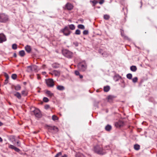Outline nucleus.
Masks as SVG:
<instances>
[{"label": "nucleus", "instance_id": "5701e85b", "mask_svg": "<svg viewBox=\"0 0 157 157\" xmlns=\"http://www.w3.org/2000/svg\"><path fill=\"white\" fill-rule=\"evenodd\" d=\"M57 89L59 90H63L65 89V88L63 86L58 85L57 87Z\"/></svg>", "mask_w": 157, "mask_h": 157}, {"label": "nucleus", "instance_id": "e433bc0d", "mask_svg": "<svg viewBox=\"0 0 157 157\" xmlns=\"http://www.w3.org/2000/svg\"><path fill=\"white\" fill-rule=\"evenodd\" d=\"M33 71H35L37 69V67L36 65H33L32 66Z\"/></svg>", "mask_w": 157, "mask_h": 157}, {"label": "nucleus", "instance_id": "4d7b16f0", "mask_svg": "<svg viewBox=\"0 0 157 157\" xmlns=\"http://www.w3.org/2000/svg\"><path fill=\"white\" fill-rule=\"evenodd\" d=\"M2 139L0 137V142H2Z\"/></svg>", "mask_w": 157, "mask_h": 157}, {"label": "nucleus", "instance_id": "473e14b6", "mask_svg": "<svg viewBox=\"0 0 157 157\" xmlns=\"http://www.w3.org/2000/svg\"><path fill=\"white\" fill-rule=\"evenodd\" d=\"M126 77L128 79H131L132 78V75L130 73L126 75Z\"/></svg>", "mask_w": 157, "mask_h": 157}, {"label": "nucleus", "instance_id": "1a4fd4ad", "mask_svg": "<svg viewBox=\"0 0 157 157\" xmlns=\"http://www.w3.org/2000/svg\"><path fill=\"white\" fill-rule=\"evenodd\" d=\"M65 7L68 10H71L73 9V6L71 3H68L65 5Z\"/></svg>", "mask_w": 157, "mask_h": 157}, {"label": "nucleus", "instance_id": "f03ea898", "mask_svg": "<svg viewBox=\"0 0 157 157\" xmlns=\"http://www.w3.org/2000/svg\"><path fill=\"white\" fill-rule=\"evenodd\" d=\"M78 67L80 71H84L86 70L87 66L85 62L83 61L78 64Z\"/></svg>", "mask_w": 157, "mask_h": 157}, {"label": "nucleus", "instance_id": "20e7f679", "mask_svg": "<svg viewBox=\"0 0 157 157\" xmlns=\"http://www.w3.org/2000/svg\"><path fill=\"white\" fill-rule=\"evenodd\" d=\"M60 32L63 33L66 36H68L71 34V32L67 26H65L64 29H62Z\"/></svg>", "mask_w": 157, "mask_h": 157}, {"label": "nucleus", "instance_id": "13d9d810", "mask_svg": "<svg viewBox=\"0 0 157 157\" xmlns=\"http://www.w3.org/2000/svg\"><path fill=\"white\" fill-rule=\"evenodd\" d=\"M3 125V123L0 121V126H1Z\"/></svg>", "mask_w": 157, "mask_h": 157}, {"label": "nucleus", "instance_id": "bf43d9fd", "mask_svg": "<svg viewBox=\"0 0 157 157\" xmlns=\"http://www.w3.org/2000/svg\"><path fill=\"white\" fill-rule=\"evenodd\" d=\"M53 67H55V68H56V67H55V66H53Z\"/></svg>", "mask_w": 157, "mask_h": 157}, {"label": "nucleus", "instance_id": "2f4dec72", "mask_svg": "<svg viewBox=\"0 0 157 157\" xmlns=\"http://www.w3.org/2000/svg\"><path fill=\"white\" fill-rule=\"evenodd\" d=\"M76 157H85V156L82 154L78 153L76 155Z\"/></svg>", "mask_w": 157, "mask_h": 157}, {"label": "nucleus", "instance_id": "bb28decb", "mask_svg": "<svg viewBox=\"0 0 157 157\" xmlns=\"http://www.w3.org/2000/svg\"><path fill=\"white\" fill-rule=\"evenodd\" d=\"M19 54L20 56L21 57L24 56L25 54V52L24 50H21L19 52Z\"/></svg>", "mask_w": 157, "mask_h": 157}, {"label": "nucleus", "instance_id": "09e8293b", "mask_svg": "<svg viewBox=\"0 0 157 157\" xmlns=\"http://www.w3.org/2000/svg\"><path fill=\"white\" fill-rule=\"evenodd\" d=\"M73 44L76 47H77L78 46V43L77 42H74Z\"/></svg>", "mask_w": 157, "mask_h": 157}, {"label": "nucleus", "instance_id": "0eeeda50", "mask_svg": "<svg viewBox=\"0 0 157 157\" xmlns=\"http://www.w3.org/2000/svg\"><path fill=\"white\" fill-rule=\"evenodd\" d=\"M33 112L34 115L36 117H41V113L40 110L39 109H35V110L33 111Z\"/></svg>", "mask_w": 157, "mask_h": 157}, {"label": "nucleus", "instance_id": "f704fd0d", "mask_svg": "<svg viewBox=\"0 0 157 157\" xmlns=\"http://www.w3.org/2000/svg\"><path fill=\"white\" fill-rule=\"evenodd\" d=\"M109 16L107 14H105L104 16V18L106 20H108L109 19Z\"/></svg>", "mask_w": 157, "mask_h": 157}, {"label": "nucleus", "instance_id": "ddd939ff", "mask_svg": "<svg viewBox=\"0 0 157 157\" xmlns=\"http://www.w3.org/2000/svg\"><path fill=\"white\" fill-rule=\"evenodd\" d=\"M25 49L28 53H30L31 51L32 48L30 46L27 45L25 47Z\"/></svg>", "mask_w": 157, "mask_h": 157}, {"label": "nucleus", "instance_id": "a18cd8bd", "mask_svg": "<svg viewBox=\"0 0 157 157\" xmlns=\"http://www.w3.org/2000/svg\"><path fill=\"white\" fill-rule=\"evenodd\" d=\"M4 76L6 78V79H8L9 78V76L8 75L6 72L4 73Z\"/></svg>", "mask_w": 157, "mask_h": 157}, {"label": "nucleus", "instance_id": "58836bf2", "mask_svg": "<svg viewBox=\"0 0 157 157\" xmlns=\"http://www.w3.org/2000/svg\"><path fill=\"white\" fill-rule=\"evenodd\" d=\"M137 80H138V78L137 77H134L132 79V82L134 83L136 82H137Z\"/></svg>", "mask_w": 157, "mask_h": 157}, {"label": "nucleus", "instance_id": "9b49d317", "mask_svg": "<svg viewBox=\"0 0 157 157\" xmlns=\"http://www.w3.org/2000/svg\"><path fill=\"white\" fill-rule=\"evenodd\" d=\"M9 147L10 149H14L17 152H19L20 151V149L12 145H9Z\"/></svg>", "mask_w": 157, "mask_h": 157}, {"label": "nucleus", "instance_id": "79ce46f5", "mask_svg": "<svg viewBox=\"0 0 157 157\" xmlns=\"http://www.w3.org/2000/svg\"><path fill=\"white\" fill-rule=\"evenodd\" d=\"M52 119L54 121L57 120L58 119V117L55 115H53L52 116Z\"/></svg>", "mask_w": 157, "mask_h": 157}, {"label": "nucleus", "instance_id": "39448f33", "mask_svg": "<svg viewBox=\"0 0 157 157\" xmlns=\"http://www.w3.org/2000/svg\"><path fill=\"white\" fill-rule=\"evenodd\" d=\"M8 16L5 14H0V22H6L8 21Z\"/></svg>", "mask_w": 157, "mask_h": 157}, {"label": "nucleus", "instance_id": "72a5a7b5", "mask_svg": "<svg viewBox=\"0 0 157 157\" xmlns=\"http://www.w3.org/2000/svg\"><path fill=\"white\" fill-rule=\"evenodd\" d=\"M78 27L80 29H85V26L83 25H78Z\"/></svg>", "mask_w": 157, "mask_h": 157}, {"label": "nucleus", "instance_id": "cd10ccee", "mask_svg": "<svg viewBox=\"0 0 157 157\" xmlns=\"http://www.w3.org/2000/svg\"><path fill=\"white\" fill-rule=\"evenodd\" d=\"M110 88L109 86H104V90L105 92H107L110 90Z\"/></svg>", "mask_w": 157, "mask_h": 157}, {"label": "nucleus", "instance_id": "49530a36", "mask_svg": "<svg viewBox=\"0 0 157 157\" xmlns=\"http://www.w3.org/2000/svg\"><path fill=\"white\" fill-rule=\"evenodd\" d=\"M83 34L84 35H86L88 34V31L87 30H85L83 31Z\"/></svg>", "mask_w": 157, "mask_h": 157}, {"label": "nucleus", "instance_id": "8fccbe9b", "mask_svg": "<svg viewBox=\"0 0 157 157\" xmlns=\"http://www.w3.org/2000/svg\"><path fill=\"white\" fill-rule=\"evenodd\" d=\"M17 146L19 147L20 146L21 144L19 142V141H17Z\"/></svg>", "mask_w": 157, "mask_h": 157}, {"label": "nucleus", "instance_id": "7c9ffc66", "mask_svg": "<svg viewBox=\"0 0 157 157\" xmlns=\"http://www.w3.org/2000/svg\"><path fill=\"white\" fill-rule=\"evenodd\" d=\"M69 28L72 30H73L75 29V26L73 24H71L69 25Z\"/></svg>", "mask_w": 157, "mask_h": 157}, {"label": "nucleus", "instance_id": "7ed1b4c3", "mask_svg": "<svg viewBox=\"0 0 157 157\" xmlns=\"http://www.w3.org/2000/svg\"><path fill=\"white\" fill-rule=\"evenodd\" d=\"M62 53L65 56L68 58H71L73 56V53L67 50H63Z\"/></svg>", "mask_w": 157, "mask_h": 157}, {"label": "nucleus", "instance_id": "4c0bfd02", "mask_svg": "<svg viewBox=\"0 0 157 157\" xmlns=\"http://www.w3.org/2000/svg\"><path fill=\"white\" fill-rule=\"evenodd\" d=\"M12 48L14 50H16L17 49V45L15 44H13L12 45Z\"/></svg>", "mask_w": 157, "mask_h": 157}, {"label": "nucleus", "instance_id": "aec40b11", "mask_svg": "<svg viewBox=\"0 0 157 157\" xmlns=\"http://www.w3.org/2000/svg\"><path fill=\"white\" fill-rule=\"evenodd\" d=\"M121 35L122 37H123L124 39L126 40H129L130 39L128 37V36H126L124 33H121Z\"/></svg>", "mask_w": 157, "mask_h": 157}, {"label": "nucleus", "instance_id": "c85d7f7f", "mask_svg": "<svg viewBox=\"0 0 157 157\" xmlns=\"http://www.w3.org/2000/svg\"><path fill=\"white\" fill-rule=\"evenodd\" d=\"M46 93L48 95L49 97H52L53 95V93H52L49 90H47L46 92Z\"/></svg>", "mask_w": 157, "mask_h": 157}, {"label": "nucleus", "instance_id": "c756f323", "mask_svg": "<svg viewBox=\"0 0 157 157\" xmlns=\"http://www.w3.org/2000/svg\"><path fill=\"white\" fill-rule=\"evenodd\" d=\"M134 148L136 150H138L140 149V146L139 145L136 144L134 146Z\"/></svg>", "mask_w": 157, "mask_h": 157}, {"label": "nucleus", "instance_id": "a878e982", "mask_svg": "<svg viewBox=\"0 0 157 157\" xmlns=\"http://www.w3.org/2000/svg\"><path fill=\"white\" fill-rule=\"evenodd\" d=\"M130 70L132 71L135 72L137 70V68L136 66H132L130 67Z\"/></svg>", "mask_w": 157, "mask_h": 157}, {"label": "nucleus", "instance_id": "a211bd4d", "mask_svg": "<svg viewBox=\"0 0 157 157\" xmlns=\"http://www.w3.org/2000/svg\"><path fill=\"white\" fill-rule=\"evenodd\" d=\"M115 98V97L114 96L110 95L108 96L107 99L109 101L111 102Z\"/></svg>", "mask_w": 157, "mask_h": 157}, {"label": "nucleus", "instance_id": "864d4df0", "mask_svg": "<svg viewBox=\"0 0 157 157\" xmlns=\"http://www.w3.org/2000/svg\"><path fill=\"white\" fill-rule=\"evenodd\" d=\"M104 2V0H101V1L99 2V3L100 4H102Z\"/></svg>", "mask_w": 157, "mask_h": 157}, {"label": "nucleus", "instance_id": "c9c22d12", "mask_svg": "<svg viewBox=\"0 0 157 157\" xmlns=\"http://www.w3.org/2000/svg\"><path fill=\"white\" fill-rule=\"evenodd\" d=\"M12 78L13 79H15L17 78V75L16 74H13L11 76Z\"/></svg>", "mask_w": 157, "mask_h": 157}, {"label": "nucleus", "instance_id": "6e6552de", "mask_svg": "<svg viewBox=\"0 0 157 157\" xmlns=\"http://www.w3.org/2000/svg\"><path fill=\"white\" fill-rule=\"evenodd\" d=\"M6 40V38L5 35L3 33L0 34V43H2Z\"/></svg>", "mask_w": 157, "mask_h": 157}, {"label": "nucleus", "instance_id": "412c9836", "mask_svg": "<svg viewBox=\"0 0 157 157\" xmlns=\"http://www.w3.org/2000/svg\"><path fill=\"white\" fill-rule=\"evenodd\" d=\"M121 35L122 37H123L124 39L126 40H129L130 39L128 37V36H126L124 33H121Z\"/></svg>", "mask_w": 157, "mask_h": 157}, {"label": "nucleus", "instance_id": "2eb2a0df", "mask_svg": "<svg viewBox=\"0 0 157 157\" xmlns=\"http://www.w3.org/2000/svg\"><path fill=\"white\" fill-rule=\"evenodd\" d=\"M14 95L19 99H21V94L18 92H16L14 94Z\"/></svg>", "mask_w": 157, "mask_h": 157}, {"label": "nucleus", "instance_id": "a19ab883", "mask_svg": "<svg viewBox=\"0 0 157 157\" xmlns=\"http://www.w3.org/2000/svg\"><path fill=\"white\" fill-rule=\"evenodd\" d=\"M28 68V71L29 72H30L31 71H32V66H29L27 67Z\"/></svg>", "mask_w": 157, "mask_h": 157}, {"label": "nucleus", "instance_id": "de8ad7c7", "mask_svg": "<svg viewBox=\"0 0 157 157\" xmlns=\"http://www.w3.org/2000/svg\"><path fill=\"white\" fill-rule=\"evenodd\" d=\"M75 73L76 75H78L80 74L79 72L77 71H75Z\"/></svg>", "mask_w": 157, "mask_h": 157}, {"label": "nucleus", "instance_id": "5fc2aeb1", "mask_svg": "<svg viewBox=\"0 0 157 157\" xmlns=\"http://www.w3.org/2000/svg\"><path fill=\"white\" fill-rule=\"evenodd\" d=\"M13 56L14 57H17V54L16 53H14Z\"/></svg>", "mask_w": 157, "mask_h": 157}, {"label": "nucleus", "instance_id": "6e6d98bb", "mask_svg": "<svg viewBox=\"0 0 157 157\" xmlns=\"http://www.w3.org/2000/svg\"><path fill=\"white\" fill-rule=\"evenodd\" d=\"M78 75L79 76V78H83V76L82 75L79 74Z\"/></svg>", "mask_w": 157, "mask_h": 157}, {"label": "nucleus", "instance_id": "37998d69", "mask_svg": "<svg viewBox=\"0 0 157 157\" xmlns=\"http://www.w3.org/2000/svg\"><path fill=\"white\" fill-rule=\"evenodd\" d=\"M43 101L45 102H47L49 101L47 97H44L43 99Z\"/></svg>", "mask_w": 157, "mask_h": 157}, {"label": "nucleus", "instance_id": "6ab92c4d", "mask_svg": "<svg viewBox=\"0 0 157 157\" xmlns=\"http://www.w3.org/2000/svg\"><path fill=\"white\" fill-rule=\"evenodd\" d=\"M121 35L122 37H123L124 39L126 40H129L130 39L128 37V36H126L124 33H121Z\"/></svg>", "mask_w": 157, "mask_h": 157}, {"label": "nucleus", "instance_id": "ea45409f", "mask_svg": "<svg viewBox=\"0 0 157 157\" xmlns=\"http://www.w3.org/2000/svg\"><path fill=\"white\" fill-rule=\"evenodd\" d=\"M90 2H92L93 3V6H94L98 2L97 1L94 0L93 1H90Z\"/></svg>", "mask_w": 157, "mask_h": 157}, {"label": "nucleus", "instance_id": "9d476101", "mask_svg": "<svg viewBox=\"0 0 157 157\" xmlns=\"http://www.w3.org/2000/svg\"><path fill=\"white\" fill-rule=\"evenodd\" d=\"M48 129L49 131H51L53 130L55 132H57L58 131V128L56 127L55 126L52 127L49 126H48Z\"/></svg>", "mask_w": 157, "mask_h": 157}, {"label": "nucleus", "instance_id": "4468645a", "mask_svg": "<svg viewBox=\"0 0 157 157\" xmlns=\"http://www.w3.org/2000/svg\"><path fill=\"white\" fill-rule=\"evenodd\" d=\"M124 124V122L122 121H120L118 122H117L115 123V126L117 127H120L123 126Z\"/></svg>", "mask_w": 157, "mask_h": 157}, {"label": "nucleus", "instance_id": "603ef678", "mask_svg": "<svg viewBox=\"0 0 157 157\" xmlns=\"http://www.w3.org/2000/svg\"><path fill=\"white\" fill-rule=\"evenodd\" d=\"M8 82V79H6L4 82V84H6Z\"/></svg>", "mask_w": 157, "mask_h": 157}, {"label": "nucleus", "instance_id": "f3484780", "mask_svg": "<svg viewBox=\"0 0 157 157\" xmlns=\"http://www.w3.org/2000/svg\"><path fill=\"white\" fill-rule=\"evenodd\" d=\"M62 155V153L61 152H59L56 154V155L55 156V157H59V156H61ZM61 157H67V155L66 154H64Z\"/></svg>", "mask_w": 157, "mask_h": 157}, {"label": "nucleus", "instance_id": "423d86ee", "mask_svg": "<svg viewBox=\"0 0 157 157\" xmlns=\"http://www.w3.org/2000/svg\"><path fill=\"white\" fill-rule=\"evenodd\" d=\"M47 86L49 87H52L54 85V82L52 79H48L46 80Z\"/></svg>", "mask_w": 157, "mask_h": 157}, {"label": "nucleus", "instance_id": "f257e3e1", "mask_svg": "<svg viewBox=\"0 0 157 157\" xmlns=\"http://www.w3.org/2000/svg\"><path fill=\"white\" fill-rule=\"evenodd\" d=\"M94 151L98 154L103 155L104 154L102 145H97L94 146Z\"/></svg>", "mask_w": 157, "mask_h": 157}, {"label": "nucleus", "instance_id": "b1692460", "mask_svg": "<svg viewBox=\"0 0 157 157\" xmlns=\"http://www.w3.org/2000/svg\"><path fill=\"white\" fill-rule=\"evenodd\" d=\"M21 94L23 96H26L27 95L28 93L27 91L23 90L21 91Z\"/></svg>", "mask_w": 157, "mask_h": 157}, {"label": "nucleus", "instance_id": "c03bdc74", "mask_svg": "<svg viewBox=\"0 0 157 157\" xmlns=\"http://www.w3.org/2000/svg\"><path fill=\"white\" fill-rule=\"evenodd\" d=\"M81 33V32L79 29H77L75 31V34L76 35H80Z\"/></svg>", "mask_w": 157, "mask_h": 157}, {"label": "nucleus", "instance_id": "393cba45", "mask_svg": "<svg viewBox=\"0 0 157 157\" xmlns=\"http://www.w3.org/2000/svg\"><path fill=\"white\" fill-rule=\"evenodd\" d=\"M14 87L15 90L17 91L20 90L21 88V86L19 85L14 86Z\"/></svg>", "mask_w": 157, "mask_h": 157}, {"label": "nucleus", "instance_id": "052dcab7", "mask_svg": "<svg viewBox=\"0 0 157 157\" xmlns=\"http://www.w3.org/2000/svg\"><path fill=\"white\" fill-rule=\"evenodd\" d=\"M34 133H36V132H34Z\"/></svg>", "mask_w": 157, "mask_h": 157}, {"label": "nucleus", "instance_id": "3c124183", "mask_svg": "<svg viewBox=\"0 0 157 157\" xmlns=\"http://www.w3.org/2000/svg\"><path fill=\"white\" fill-rule=\"evenodd\" d=\"M49 108V105H46L45 106V108L46 109H48Z\"/></svg>", "mask_w": 157, "mask_h": 157}, {"label": "nucleus", "instance_id": "f8f14e48", "mask_svg": "<svg viewBox=\"0 0 157 157\" xmlns=\"http://www.w3.org/2000/svg\"><path fill=\"white\" fill-rule=\"evenodd\" d=\"M52 74V75H54L56 76H59L60 75V72L59 71L55 70L53 71Z\"/></svg>", "mask_w": 157, "mask_h": 157}, {"label": "nucleus", "instance_id": "4be33fe9", "mask_svg": "<svg viewBox=\"0 0 157 157\" xmlns=\"http://www.w3.org/2000/svg\"><path fill=\"white\" fill-rule=\"evenodd\" d=\"M105 130L107 131H110L112 129L111 126L109 124L107 125L105 127Z\"/></svg>", "mask_w": 157, "mask_h": 157}, {"label": "nucleus", "instance_id": "dca6fc26", "mask_svg": "<svg viewBox=\"0 0 157 157\" xmlns=\"http://www.w3.org/2000/svg\"><path fill=\"white\" fill-rule=\"evenodd\" d=\"M121 77L120 76L116 74L114 77L113 79L116 82L117 81L121 78Z\"/></svg>", "mask_w": 157, "mask_h": 157}]
</instances>
